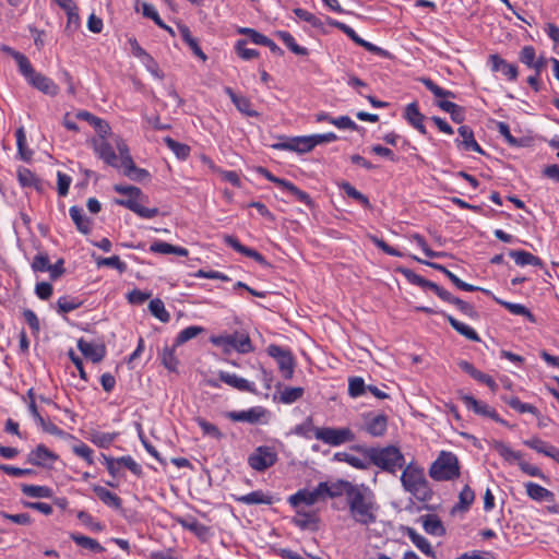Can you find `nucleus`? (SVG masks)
<instances>
[{
  "mask_svg": "<svg viewBox=\"0 0 559 559\" xmlns=\"http://www.w3.org/2000/svg\"><path fill=\"white\" fill-rule=\"evenodd\" d=\"M509 255L514 259L515 263L518 265L524 266V265H535L540 266L542 260L524 250H511L509 252Z\"/></svg>",
  "mask_w": 559,
  "mask_h": 559,
  "instance_id": "35",
  "label": "nucleus"
},
{
  "mask_svg": "<svg viewBox=\"0 0 559 559\" xmlns=\"http://www.w3.org/2000/svg\"><path fill=\"white\" fill-rule=\"evenodd\" d=\"M498 132L504 138L509 145L513 147H520L523 145V141L514 138L511 132L509 126L503 121L497 122Z\"/></svg>",
  "mask_w": 559,
  "mask_h": 559,
  "instance_id": "55",
  "label": "nucleus"
},
{
  "mask_svg": "<svg viewBox=\"0 0 559 559\" xmlns=\"http://www.w3.org/2000/svg\"><path fill=\"white\" fill-rule=\"evenodd\" d=\"M212 343L224 348H234L241 354H247L253 350L250 337L245 333L216 336L212 338Z\"/></svg>",
  "mask_w": 559,
  "mask_h": 559,
  "instance_id": "11",
  "label": "nucleus"
},
{
  "mask_svg": "<svg viewBox=\"0 0 559 559\" xmlns=\"http://www.w3.org/2000/svg\"><path fill=\"white\" fill-rule=\"evenodd\" d=\"M524 444L528 448L537 451L538 453H543L546 456L550 457V453L556 450V447L548 444L547 442L540 440L539 438H533L530 440H525Z\"/></svg>",
  "mask_w": 559,
  "mask_h": 559,
  "instance_id": "46",
  "label": "nucleus"
},
{
  "mask_svg": "<svg viewBox=\"0 0 559 559\" xmlns=\"http://www.w3.org/2000/svg\"><path fill=\"white\" fill-rule=\"evenodd\" d=\"M447 320L449 321L450 325L461 335L465 336L466 338L471 341H479L478 334L473 330L471 326L460 322L452 316H445Z\"/></svg>",
  "mask_w": 559,
  "mask_h": 559,
  "instance_id": "38",
  "label": "nucleus"
},
{
  "mask_svg": "<svg viewBox=\"0 0 559 559\" xmlns=\"http://www.w3.org/2000/svg\"><path fill=\"white\" fill-rule=\"evenodd\" d=\"M340 187L344 190V192L352 199L358 201L364 207L370 209L371 204L369 199L358 191L355 187H353L349 182H342Z\"/></svg>",
  "mask_w": 559,
  "mask_h": 559,
  "instance_id": "42",
  "label": "nucleus"
},
{
  "mask_svg": "<svg viewBox=\"0 0 559 559\" xmlns=\"http://www.w3.org/2000/svg\"><path fill=\"white\" fill-rule=\"evenodd\" d=\"M426 87L427 90H429L436 97H442V98H447V97H451V98H454L455 95L453 92L451 91H448V90H443L442 87H440L439 85H437L431 79H428V78H421L419 80Z\"/></svg>",
  "mask_w": 559,
  "mask_h": 559,
  "instance_id": "48",
  "label": "nucleus"
},
{
  "mask_svg": "<svg viewBox=\"0 0 559 559\" xmlns=\"http://www.w3.org/2000/svg\"><path fill=\"white\" fill-rule=\"evenodd\" d=\"M21 490L25 496L32 498H50L53 495L52 490L47 486L23 484Z\"/></svg>",
  "mask_w": 559,
  "mask_h": 559,
  "instance_id": "37",
  "label": "nucleus"
},
{
  "mask_svg": "<svg viewBox=\"0 0 559 559\" xmlns=\"http://www.w3.org/2000/svg\"><path fill=\"white\" fill-rule=\"evenodd\" d=\"M224 241L226 245L230 246L237 252H239L248 258L253 259L262 266H270V263L265 260V258L261 253H259L254 249H251V248H248V247L241 245L239 242V240L237 238H235L234 236H229V235L225 236Z\"/></svg>",
  "mask_w": 559,
  "mask_h": 559,
  "instance_id": "15",
  "label": "nucleus"
},
{
  "mask_svg": "<svg viewBox=\"0 0 559 559\" xmlns=\"http://www.w3.org/2000/svg\"><path fill=\"white\" fill-rule=\"evenodd\" d=\"M404 117L421 134L425 135L427 133L424 124L425 116L419 111L416 103H411L406 106Z\"/></svg>",
  "mask_w": 559,
  "mask_h": 559,
  "instance_id": "22",
  "label": "nucleus"
},
{
  "mask_svg": "<svg viewBox=\"0 0 559 559\" xmlns=\"http://www.w3.org/2000/svg\"><path fill=\"white\" fill-rule=\"evenodd\" d=\"M114 190L123 194L127 199H118L116 203L129 209L143 218H153L158 215L157 207H145L142 203L147 199L140 188L134 186L116 185Z\"/></svg>",
  "mask_w": 559,
  "mask_h": 559,
  "instance_id": "3",
  "label": "nucleus"
},
{
  "mask_svg": "<svg viewBox=\"0 0 559 559\" xmlns=\"http://www.w3.org/2000/svg\"><path fill=\"white\" fill-rule=\"evenodd\" d=\"M526 495L535 501H554L555 495L538 484L528 481L525 484Z\"/></svg>",
  "mask_w": 559,
  "mask_h": 559,
  "instance_id": "26",
  "label": "nucleus"
},
{
  "mask_svg": "<svg viewBox=\"0 0 559 559\" xmlns=\"http://www.w3.org/2000/svg\"><path fill=\"white\" fill-rule=\"evenodd\" d=\"M15 61L19 66L20 72L27 79V81H29L33 78V75L37 73L32 67L28 59L23 53L16 55Z\"/></svg>",
  "mask_w": 559,
  "mask_h": 559,
  "instance_id": "56",
  "label": "nucleus"
},
{
  "mask_svg": "<svg viewBox=\"0 0 559 559\" xmlns=\"http://www.w3.org/2000/svg\"><path fill=\"white\" fill-rule=\"evenodd\" d=\"M368 385L365 384V381L360 377L350 378L348 381V394L352 397H358L362 395L367 391Z\"/></svg>",
  "mask_w": 559,
  "mask_h": 559,
  "instance_id": "54",
  "label": "nucleus"
},
{
  "mask_svg": "<svg viewBox=\"0 0 559 559\" xmlns=\"http://www.w3.org/2000/svg\"><path fill=\"white\" fill-rule=\"evenodd\" d=\"M203 332V328L191 325L186 329H183L177 336L175 341V346H180L183 343L197 337L199 334Z\"/></svg>",
  "mask_w": 559,
  "mask_h": 559,
  "instance_id": "47",
  "label": "nucleus"
},
{
  "mask_svg": "<svg viewBox=\"0 0 559 559\" xmlns=\"http://www.w3.org/2000/svg\"><path fill=\"white\" fill-rule=\"evenodd\" d=\"M277 461V453L271 447L261 445L258 447L249 456V466L257 471L263 472L269 467L273 466Z\"/></svg>",
  "mask_w": 559,
  "mask_h": 559,
  "instance_id": "9",
  "label": "nucleus"
},
{
  "mask_svg": "<svg viewBox=\"0 0 559 559\" xmlns=\"http://www.w3.org/2000/svg\"><path fill=\"white\" fill-rule=\"evenodd\" d=\"M197 423L200 426V428L202 429L204 435L211 436L215 439L222 438V432L215 425L206 421L205 419H203L201 417L197 418Z\"/></svg>",
  "mask_w": 559,
  "mask_h": 559,
  "instance_id": "64",
  "label": "nucleus"
},
{
  "mask_svg": "<svg viewBox=\"0 0 559 559\" xmlns=\"http://www.w3.org/2000/svg\"><path fill=\"white\" fill-rule=\"evenodd\" d=\"M57 460L58 455L47 449L44 444L37 445L27 455L28 463L40 467H47Z\"/></svg>",
  "mask_w": 559,
  "mask_h": 559,
  "instance_id": "13",
  "label": "nucleus"
},
{
  "mask_svg": "<svg viewBox=\"0 0 559 559\" xmlns=\"http://www.w3.org/2000/svg\"><path fill=\"white\" fill-rule=\"evenodd\" d=\"M399 272L402 273L408 280L409 283L420 286L421 288H429L432 283L424 278L423 276L416 274L409 269L401 267L399 269Z\"/></svg>",
  "mask_w": 559,
  "mask_h": 559,
  "instance_id": "53",
  "label": "nucleus"
},
{
  "mask_svg": "<svg viewBox=\"0 0 559 559\" xmlns=\"http://www.w3.org/2000/svg\"><path fill=\"white\" fill-rule=\"evenodd\" d=\"M335 456L337 460L343 461L358 469H367L370 464V461L366 462L365 460L349 453H337Z\"/></svg>",
  "mask_w": 559,
  "mask_h": 559,
  "instance_id": "51",
  "label": "nucleus"
},
{
  "mask_svg": "<svg viewBox=\"0 0 559 559\" xmlns=\"http://www.w3.org/2000/svg\"><path fill=\"white\" fill-rule=\"evenodd\" d=\"M92 143L99 158L112 167H118V157L112 146L105 139H93Z\"/></svg>",
  "mask_w": 559,
  "mask_h": 559,
  "instance_id": "16",
  "label": "nucleus"
},
{
  "mask_svg": "<svg viewBox=\"0 0 559 559\" xmlns=\"http://www.w3.org/2000/svg\"><path fill=\"white\" fill-rule=\"evenodd\" d=\"M69 214L75 224L79 231L82 234H90L92 229V222L83 213V210L76 205H73L69 210Z\"/></svg>",
  "mask_w": 559,
  "mask_h": 559,
  "instance_id": "27",
  "label": "nucleus"
},
{
  "mask_svg": "<svg viewBox=\"0 0 559 559\" xmlns=\"http://www.w3.org/2000/svg\"><path fill=\"white\" fill-rule=\"evenodd\" d=\"M508 405L513 408L514 411H518L519 413H531L533 415H538V409L532 405V404H527V403H523L520 401V399L518 397H512L508 401Z\"/></svg>",
  "mask_w": 559,
  "mask_h": 559,
  "instance_id": "59",
  "label": "nucleus"
},
{
  "mask_svg": "<svg viewBox=\"0 0 559 559\" xmlns=\"http://www.w3.org/2000/svg\"><path fill=\"white\" fill-rule=\"evenodd\" d=\"M28 83L41 93L52 97L59 93V86L50 78L38 72L33 75Z\"/></svg>",
  "mask_w": 559,
  "mask_h": 559,
  "instance_id": "19",
  "label": "nucleus"
},
{
  "mask_svg": "<svg viewBox=\"0 0 559 559\" xmlns=\"http://www.w3.org/2000/svg\"><path fill=\"white\" fill-rule=\"evenodd\" d=\"M95 262L98 267L109 266L118 270L120 273H123L127 270V264L122 262L118 255H112L109 258L98 257L96 258Z\"/></svg>",
  "mask_w": 559,
  "mask_h": 559,
  "instance_id": "45",
  "label": "nucleus"
},
{
  "mask_svg": "<svg viewBox=\"0 0 559 559\" xmlns=\"http://www.w3.org/2000/svg\"><path fill=\"white\" fill-rule=\"evenodd\" d=\"M148 310L155 318L164 323L170 320V314L166 310L164 301L159 298H155L150 301Z\"/></svg>",
  "mask_w": 559,
  "mask_h": 559,
  "instance_id": "40",
  "label": "nucleus"
},
{
  "mask_svg": "<svg viewBox=\"0 0 559 559\" xmlns=\"http://www.w3.org/2000/svg\"><path fill=\"white\" fill-rule=\"evenodd\" d=\"M366 457L370 463L378 466L384 472L395 474L397 469L402 468L405 464V459L399 448L388 445L384 448H366L362 449Z\"/></svg>",
  "mask_w": 559,
  "mask_h": 559,
  "instance_id": "2",
  "label": "nucleus"
},
{
  "mask_svg": "<svg viewBox=\"0 0 559 559\" xmlns=\"http://www.w3.org/2000/svg\"><path fill=\"white\" fill-rule=\"evenodd\" d=\"M462 401L468 409H473L476 414L489 417L497 423H503V420L499 417L497 412L486 403L477 401L475 397L471 395L462 396Z\"/></svg>",
  "mask_w": 559,
  "mask_h": 559,
  "instance_id": "14",
  "label": "nucleus"
},
{
  "mask_svg": "<svg viewBox=\"0 0 559 559\" xmlns=\"http://www.w3.org/2000/svg\"><path fill=\"white\" fill-rule=\"evenodd\" d=\"M236 51L238 56L243 60H251L259 56L258 50L247 48V41L245 39H240L237 41Z\"/></svg>",
  "mask_w": 559,
  "mask_h": 559,
  "instance_id": "62",
  "label": "nucleus"
},
{
  "mask_svg": "<svg viewBox=\"0 0 559 559\" xmlns=\"http://www.w3.org/2000/svg\"><path fill=\"white\" fill-rule=\"evenodd\" d=\"M117 433L96 431L92 435V442L100 448L109 447L116 439Z\"/></svg>",
  "mask_w": 559,
  "mask_h": 559,
  "instance_id": "57",
  "label": "nucleus"
},
{
  "mask_svg": "<svg viewBox=\"0 0 559 559\" xmlns=\"http://www.w3.org/2000/svg\"><path fill=\"white\" fill-rule=\"evenodd\" d=\"M337 480L336 481H321L313 490L301 489L298 490L295 495H292L288 499L289 503L293 507H298L304 503L306 506H312L317 503L319 500H324L326 498L334 499L336 498L337 491Z\"/></svg>",
  "mask_w": 559,
  "mask_h": 559,
  "instance_id": "5",
  "label": "nucleus"
},
{
  "mask_svg": "<svg viewBox=\"0 0 559 559\" xmlns=\"http://www.w3.org/2000/svg\"><path fill=\"white\" fill-rule=\"evenodd\" d=\"M277 36L283 40V43L287 46L289 50L298 56L308 55V50L305 47L299 46L292 34L288 32H277Z\"/></svg>",
  "mask_w": 559,
  "mask_h": 559,
  "instance_id": "44",
  "label": "nucleus"
},
{
  "mask_svg": "<svg viewBox=\"0 0 559 559\" xmlns=\"http://www.w3.org/2000/svg\"><path fill=\"white\" fill-rule=\"evenodd\" d=\"M179 33L182 40L190 47L193 53L198 56L201 60L205 61L206 56L200 48L198 40L192 36L189 27L186 25H180Z\"/></svg>",
  "mask_w": 559,
  "mask_h": 559,
  "instance_id": "36",
  "label": "nucleus"
},
{
  "mask_svg": "<svg viewBox=\"0 0 559 559\" xmlns=\"http://www.w3.org/2000/svg\"><path fill=\"white\" fill-rule=\"evenodd\" d=\"M162 364L169 371H176L178 360L175 356V348L165 347L162 352Z\"/></svg>",
  "mask_w": 559,
  "mask_h": 559,
  "instance_id": "61",
  "label": "nucleus"
},
{
  "mask_svg": "<svg viewBox=\"0 0 559 559\" xmlns=\"http://www.w3.org/2000/svg\"><path fill=\"white\" fill-rule=\"evenodd\" d=\"M150 251L160 254H177L180 257H187L188 250L182 247H177L164 241H155L151 245Z\"/></svg>",
  "mask_w": 559,
  "mask_h": 559,
  "instance_id": "33",
  "label": "nucleus"
},
{
  "mask_svg": "<svg viewBox=\"0 0 559 559\" xmlns=\"http://www.w3.org/2000/svg\"><path fill=\"white\" fill-rule=\"evenodd\" d=\"M93 491L97 496V498L107 507L112 508L115 510L122 509V500L115 492H111L107 488L99 485H94Z\"/></svg>",
  "mask_w": 559,
  "mask_h": 559,
  "instance_id": "24",
  "label": "nucleus"
},
{
  "mask_svg": "<svg viewBox=\"0 0 559 559\" xmlns=\"http://www.w3.org/2000/svg\"><path fill=\"white\" fill-rule=\"evenodd\" d=\"M81 305L82 302L76 298L64 296L58 299L57 309L59 313H68L78 309Z\"/></svg>",
  "mask_w": 559,
  "mask_h": 559,
  "instance_id": "52",
  "label": "nucleus"
},
{
  "mask_svg": "<svg viewBox=\"0 0 559 559\" xmlns=\"http://www.w3.org/2000/svg\"><path fill=\"white\" fill-rule=\"evenodd\" d=\"M236 501L243 504H272V497L265 495L262 490H255L250 493L236 497Z\"/></svg>",
  "mask_w": 559,
  "mask_h": 559,
  "instance_id": "34",
  "label": "nucleus"
},
{
  "mask_svg": "<svg viewBox=\"0 0 559 559\" xmlns=\"http://www.w3.org/2000/svg\"><path fill=\"white\" fill-rule=\"evenodd\" d=\"M312 431L316 439L331 447H338L355 440V435L348 427H312Z\"/></svg>",
  "mask_w": 559,
  "mask_h": 559,
  "instance_id": "7",
  "label": "nucleus"
},
{
  "mask_svg": "<svg viewBox=\"0 0 559 559\" xmlns=\"http://www.w3.org/2000/svg\"><path fill=\"white\" fill-rule=\"evenodd\" d=\"M336 498L344 496L349 518L357 524L369 526L378 519L380 506L376 493L365 484L337 479Z\"/></svg>",
  "mask_w": 559,
  "mask_h": 559,
  "instance_id": "1",
  "label": "nucleus"
},
{
  "mask_svg": "<svg viewBox=\"0 0 559 559\" xmlns=\"http://www.w3.org/2000/svg\"><path fill=\"white\" fill-rule=\"evenodd\" d=\"M490 60L492 62V70L500 71L509 80L514 81L518 78V68L512 63H508L504 59L497 55H491Z\"/></svg>",
  "mask_w": 559,
  "mask_h": 559,
  "instance_id": "30",
  "label": "nucleus"
},
{
  "mask_svg": "<svg viewBox=\"0 0 559 559\" xmlns=\"http://www.w3.org/2000/svg\"><path fill=\"white\" fill-rule=\"evenodd\" d=\"M401 481L404 489L415 498L423 501L430 498L431 490L423 468L408 464L402 473Z\"/></svg>",
  "mask_w": 559,
  "mask_h": 559,
  "instance_id": "4",
  "label": "nucleus"
},
{
  "mask_svg": "<svg viewBox=\"0 0 559 559\" xmlns=\"http://www.w3.org/2000/svg\"><path fill=\"white\" fill-rule=\"evenodd\" d=\"M492 449L508 463L516 462L518 465L522 461V453L513 451L507 443L495 440L491 443Z\"/></svg>",
  "mask_w": 559,
  "mask_h": 559,
  "instance_id": "28",
  "label": "nucleus"
},
{
  "mask_svg": "<svg viewBox=\"0 0 559 559\" xmlns=\"http://www.w3.org/2000/svg\"><path fill=\"white\" fill-rule=\"evenodd\" d=\"M164 142L166 143V145L168 146L169 150H171L174 152V154L179 158V159H187L188 156L190 155V147L187 145V144H183V143H180V142H177L175 141L174 139H171L170 136H166L164 139Z\"/></svg>",
  "mask_w": 559,
  "mask_h": 559,
  "instance_id": "41",
  "label": "nucleus"
},
{
  "mask_svg": "<svg viewBox=\"0 0 559 559\" xmlns=\"http://www.w3.org/2000/svg\"><path fill=\"white\" fill-rule=\"evenodd\" d=\"M414 259L420 263H424L435 270H438L440 272H442L445 277H448L459 289H462V290H465V292H475V290H478L479 288L477 286H474V285H471V284H467L463 281H461L454 273H452L451 271H449L444 265L442 264H439V263H435V262H428V261H424L421 259H418L416 257H414Z\"/></svg>",
  "mask_w": 559,
  "mask_h": 559,
  "instance_id": "18",
  "label": "nucleus"
},
{
  "mask_svg": "<svg viewBox=\"0 0 559 559\" xmlns=\"http://www.w3.org/2000/svg\"><path fill=\"white\" fill-rule=\"evenodd\" d=\"M388 428V417L383 414L369 413L364 416L362 429L372 437H382Z\"/></svg>",
  "mask_w": 559,
  "mask_h": 559,
  "instance_id": "12",
  "label": "nucleus"
},
{
  "mask_svg": "<svg viewBox=\"0 0 559 559\" xmlns=\"http://www.w3.org/2000/svg\"><path fill=\"white\" fill-rule=\"evenodd\" d=\"M429 475L438 481L452 480L460 476L459 460L452 452L442 451L429 468Z\"/></svg>",
  "mask_w": 559,
  "mask_h": 559,
  "instance_id": "6",
  "label": "nucleus"
},
{
  "mask_svg": "<svg viewBox=\"0 0 559 559\" xmlns=\"http://www.w3.org/2000/svg\"><path fill=\"white\" fill-rule=\"evenodd\" d=\"M425 532L433 536H442L445 533V528L437 514H425L419 518Z\"/></svg>",
  "mask_w": 559,
  "mask_h": 559,
  "instance_id": "23",
  "label": "nucleus"
},
{
  "mask_svg": "<svg viewBox=\"0 0 559 559\" xmlns=\"http://www.w3.org/2000/svg\"><path fill=\"white\" fill-rule=\"evenodd\" d=\"M265 415V409L262 407H252L248 411L229 412L227 417L233 421H246L257 424Z\"/></svg>",
  "mask_w": 559,
  "mask_h": 559,
  "instance_id": "21",
  "label": "nucleus"
},
{
  "mask_svg": "<svg viewBox=\"0 0 559 559\" xmlns=\"http://www.w3.org/2000/svg\"><path fill=\"white\" fill-rule=\"evenodd\" d=\"M234 105L240 112L245 114L248 117H257L258 116V112L255 110L251 109V103H250L249 98H247L245 96H239L237 99H234Z\"/></svg>",
  "mask_w": 559,
  "mask_h": 559,
  "instance_id": "63",
  "label": "nucleus"
},
{
  "mask_svg": "<svg viewBox=\"0 0 559 559\" xmlns=\"http://www.w3.org/2000/svg\"><path fill=\"white\" fill-rule=\"evenodd\" d=\"M499 304L502 305L506 309H508L512 314L524 316L531 322H535L534 314L524 305L508 301H499Z\"/></svg>",
  "mask_w": 559,
  "mask_h": 559,
  "instance_id": "50",
  "label": "nucleus"
},
{
  "mask_svg": "<svg viewBox=\"0 0 559 559\" xmlns=\"http://www.w3.org/2000/svg\"><path fill=\"white\" fill-rule=\"evenodd\" d=\"M142 9L144 16L152 19L159 27L167 29L169 33H173V29L160 20L157 11L152 4L144 2L142 4Z\"/></svg>",
  "mask_w": 559,
  "mask_h": 559,
  "instance_id": "58",
  "label": "nucleus"
},
{
  "mask_svg": "<svg viewBox=\"0 0 559 559\" xmlns=\"http://www.w3.org/2000/svg\"><path fill=\"white\" fill-rule=\"evenodd\" d=\"M459 134L462 138V141L457 140L459 144H462L465 150L467 151H474L479 154H484L483 148L479 146V144L474 139V132L468 126H461L457 129Z\"/></svg>",
  "mask_w": 559,
  "mask_h": 559,
  "instance_id": "31",
  "label": "nucleus"
},
{
  "mask_svg": "<svg viewBox=\"0 0 559 559\" xmlns=\"http://www.w3.org/2000/svg\"><path fill=\"white\" fill-rule=\"evenodd\" d=\"M116 145L120 155V166L123 168V174L135 181L147 179L150 177V173L146 169L136 167L129 154L127 144L118 138L116 140Z\"/></svg>",
  "mask_w": 559,
  "mask_h": 559,
  "instance_id": "8",
  "label": "nucleus"
},
{
  "mask_svg": "<svg viewBox=\"0 0 559 559\" xmlns=\"http://www.w3.org/2000/svg\"><path fill=\"white\" fill-rule=\"evenodd\" d=\"M71 539L80 547L90 549L94 552H102L104 551V547L94 538H91L88 536L80 535V534H72Z\"/></svg>",
  "mask_w": 559,
  "mask_h": 559,
  "instance_id": "39",
  "label": "nucleus"
},
{
  "mask_svg": "<svg viewBox=\"0 0 559 559\" xmlns=\"http://www.w3.org/2000/svg\"><path fill=\"white\" fill-rule=\"evenodd\" d=\"M426 87L427 90H429L436 97H442V98H447V97H451V98H454L455 95L453 92L451 91H448V90H443L442 87H440L439 85H437L431 79H428V78H421L419 80Z\"/></svg>",
  "mask_w": 559,
  "mask_h": 559,
  "instance_id": "49",
  "label": "nucleus"
},
{
  "mask_svg": "<svg viewBox=\"0 0 559 559\" xmlns=\"http://www.w3.org/2000/svg\"><path fill=\"white\" fill-rule=\"evenodd\" d=\"M219 380L226 383L227 385L235 388L239 391L243 392H255L254 384L249 382L248 380L238 377L235 373H229L225 371H219L218 373Z\"/></svg>",
  "mask_w": 559,
  "mask_h": 559,
  "instance_id": "20",
  "label": "nucleus"
},
{
  "mask_svg": "<svg viewBox=\"0 0 559 559\" xmlns=\"http://www.w3.org/2000/svg\"><path fill=\"white\" fill-rule=\"evenodd\" d=\"M177 523L200 538H205L209 534V528L193 516L178 518Z\"/></svg>",
  "mask_w": 559,
  "mask_h": 559,
  "instance_id": "32",
  "label": "nucleus"
},
{
  "mask_svg": "<svg viewBox=\"0 0 559 559\" xmlns=\"http://www.w3.org/2000/svg\"><path fill=\"white\" fill-rule=\"evenodd\" d=\"M266 352L269 356L276 360L283 378L286 380L292 379L295 364L290 352L275 344H271Z\"/></svg>",
  "mask_w": 559,
  "mask_h": 559,
  "instance_id": "10",
  "label": "nucleus"
},
{
  "mask_svg": "<svg viewBox=\"0 0 559 559\" xmlns=\"http://www.w3.org/2000/svg\"><path fill=\"white\" fill-rule=\"evenodd\" d=\"M275 148L308 153L314 147L311 135L294 138L287 142L274 145Z\"/></svg>",
  "mask_w": 559,
  "mask_h": 559,
  "instance_id": "17",
  "label": "nucleus"
},
{
  "mask_svg": "<svg viewBox=\"0 0 559 559\" xmlns=\"http://www.w3.org/2000/svg\"><path fill=\"white\" fill-rule=\"evenodd\" d=\"M282 189L292 194L297 201L305 203L308 206H312V200L310 195L307 192L300 190L293 182L286 180Z\"/></svg>",
  "mask_w": 559,
  "mask_h": 559,
  "instance_id": "43",
  "label": "nucleus"
},
{
  "mask_svg": "<svg viewBox=\"0 0 559 559\" xmlns=\"http://www.w3.org/2000/svg\"><path fill=\"white\" fill-rule=\"evenodd\" d=\"M405 534L421 552L431 558L436 557V552L433 551L430 543L424 536L418 534L414 528L406 527Z\"/></svg>",
  "mask_w": 559,
  "mask_h": 559,
  "instance_id": "29",
  "label": "nucleus"
},
{
  "mask_svg": "<svg viewBox=\"0 0 559 559\" xmlns=\"http://www.w3.org/2000/svg\"><path fill=\"white\" fill-rule=\"evenodd\" d=\"M304 394L302 388H285L281 392V401L285 404H290L299 400Z\"/></svg>",
  "mask_w": 559,
  "mask_h": 559,
  "instance_id": "60",
  "label": "nucleus"
},
{
  "mask_svg": "<svg viewBox=\"0 0 559 559\" xmlns=\"http://www.w3.org/2000/svg\"><path fill=\"white\" fill-rule=\"evenodd\" d=\"M78 348L86 358L91 359L93 362H99L106 353L104 345H95L82 338L78 342Z\"/></svg>",
  "mask_w": 559,
  "mask_h": 559,
  "instance_id": "25",
  "label": "nucleus"
}]
</instances>
